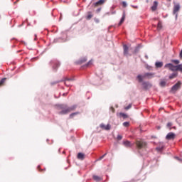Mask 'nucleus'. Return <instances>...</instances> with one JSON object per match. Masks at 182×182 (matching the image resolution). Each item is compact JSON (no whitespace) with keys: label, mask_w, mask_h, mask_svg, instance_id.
<instances>
[{"label":"nucleus","mask_w":182,"mask_h":182,"mask_svg":"<svg viewBox=\"0 0 182 182\" xmlns=\"http://www.w3.org/2000/svg\"><path fill=\"white\" fill-rule=\"evenodd\" d=\"M136 145L138 149V153L140 156H143L144 153H143L141 150H144V149H146L147 144L143 141H136Z\"/></svg>","instance_id":"obj_1"},{"label":"nucleus","mask_w":182,"mask_h":182,"mask_svg":"<svg viewBox=\"0 0 182 182\" xmlns=\"http://www.w3.org/2000/svg\"><path fill=\"white\" fill-rule=\"evenodd\" d=\"M154 77V73H146L143 75H139L137 79L139 82H143V79H153Z\"/></svg>","instance_id":"obj_2"},{"label":"nucleus","mask_w":182,"mask_h":182,"mask_svg":"<svg viewBox=\"0 0 182 182\" xmlns=\"http://www.w3.org/2000/svg\"><path fill=\"white\" fill-rule=\"evenodd\" d=\"M61 109H63V113H70V112H73V110L76 109V106L73 105L71 107H68L67 105H61Z\"/></svg>","instance_id":"obj_3"},{"label":"nucleus","mask_w":182,"mask_h":182,"mask_svg":"<svg viewBox=\"0 0 182 182\" xmlns=\"http://www.w3.org/2000/svg\"><path fill=\"white\" fill-rule=\"evenodd\" d=\"M178 65H174L171 63H168L164 65V68L166 69H169V70H171V72H177L178 71Z\"/></svg>","instance_id":"obj_4"},{"label":"nucleus","mask_w":182,"mask_h":182,"mask_svg":"<svg viewBox=\"0 0 182 182\" xmlns=\"http://www.w3.org/2000/svg\"><path fill=\"white\" fill-rule=\"evenodd\" d=\"M181 82L178 81L176 84H175L171 87V93H176V92H177V90L181 89Z\"/></svg>","instance_id":"obj_5"},{"label":"nucleus","mask_w":182,"mask_h":182,"mask_svg":"<svg viewBox=\"0 0 182 182\" xmlns=\"http://www.w3.org/2000/svg\"><path fill=\"white\" fill-rule=\"evenodd\" d=\"M174 139H176V134H174L173 132H169L166 136V140H174Z\"/></svg>","instance_id":"obj_6"},{"label":"nucleus","mask_w":182,"mask_h":182,"mask_svg":"<svg viewBox=\"0 0 182 182\" xmlns=\"http://www.w3.org/2000/svg\"><path fill=\"white\" fill-rule=\"evenodd\" d=\"M178 11H180V4H176L173 7V15H176V19H177V16H178V15L177 14V12H178Z\"/></svg>","instance_id":"obj_7"},{"label":"nucleus","mask_w":182,"mask_h":182,"mask_svg":"<svg viewBox=\"0 0 182 182\" xmlns=\"http://www.w3.org/2000/svg\"><path fill=\"white\" fill-rule=\"evenodd\" d=\"M122 144L124 146V147H133L134 146V144H132V142L129 140L123 141Z\"/></svg>","instance_id":"obj_8"},{"label":"nucleus","mask_w":182,"mask_h":182,"mask_svg":"<svg viewBox=\"0 0 182 182\" xmlns=\"http://www.w3.org/2000/svg\"><path fill=\"white\" fill-rule=\"evenodd\" d=\"M100 127L102 129V130H110L112 127L110 126V124L105 125V124L102 123L100 124Z\"/></svg>","instance_id":"obj_9"},{"label":"nucleus","mask_w":182,"mask_h":182,"mask_svg":"<svg viewBox=\"0 0 182 182\" xmlns=\"http://www.w3.org/2000/svg\"><path fill=\"white\" fill-rule=\"evenodd\" d=\"M105 0H99L96 3H94L92 4V6H95V8H96V6H100V5H103V4H105Z\"/></svg>","instance_id":"obj_10"},{"label":"nucleus","mask_w":182,"mask_h":182,"mask_svg":"<svg viewBox=\"0 0 182 182\" xmlns=\"http://www.w3.org/2000/svg\"><path fill=\"white\" fill-rule=\"evenodd\" d=\"M156 150L157 151H163V150H164V144H163V142H161L159 144V146L156 148Z\"/></svg>","instance_id":"obj_11"},{"label":"nucleus","mask_w":182,"mask_h":182,"mask_svg":"<svg viewBox=\"0 0 182 182\" xmlns=\"http://www.w3.org/2000/svg\"><path fill=\"white\" fill-rule=\"evenodd\" d=\"M92 18H93V14H92V11H88L87 15L86 16L87 21H90V19Z\"/></svg>","instance_id":"obj_12"},{"label":"nucleus","mask_w":182,"mask_h":182,"mask_svg":"<svg viewBox=\"0 0 182 182\" xmlns=\"http://www.w3.org/2000/svg\"><path fill=\"white\" fill-rule=\"evenodd\" d=\"M77 159L79 160H84L85 159V154L82 152H79L77 154Z\"/></svg>","instance_id":"obj_13"},{"label":"nucleus","mask_w":182,"mask_h":182,"mask_svg":"<svg viewBox=\"0 0 182 182\" xmlns=\"http://www.w3.org/2000/svg\"><path fill=\"white\" fill-rule=\"evenodd\" d=\"M124 19H126V14L124 12L123 15H122V18H121V20L119 23V26H120V25H122V23H123L124 22Z\"/></svg>","instance_id":"obj_14"},{"label":"nucleus","mask_w":182,"mask_h":182,"mask_svg":"<svg viewBox=\"0 0 182 182\" xmlns=\"http://www.w3.org/2000/svg\"><path fill=\"white\" fill-rule=\"evenodd\" d=\"M50 63H51V65H53V64L54 63V65H55V66H53V68L54 69V70H56L58 69V66H60V64H59V63H55V62H53V61H51Z\"/></svg>","instance_id":"obj_15"},{"label":"nucleus","mask_w":182,"mask_h":182,"mask_svg":"<svg viewBox=\"0 0 182 182\" xmlns=\"http://www.w3.org/2000/svg\"><path fill=\"white\" fill-rule=\"evenodd\" d=\"M6 80H8V78H6V77L2 78L0 80V87L1 86H5V82H6Z\"/></svg>","instance_id":"obj_16"},{"label":"nucleus","mask_w":182,"mask_h":182,"mask_svg":"<svg viewBox=\"0 0 182 182\" xmlns=\"http://www.w3.org/2000/svg\"><path fill=\"white\" fill-rule=\"evenodd\" d=\"M177 76H178V73H173L171 75H169V79L171 80V79H174V78L177 77Z\"/></svg>","instance_id":"obj_17"},{"label":"nucleus","mask_w":182,"mask_h":182,"mask_svg":"<svg viewBox=\"0 0 182 182\" xmlns=\"http://www.w3.org/2000/svg\"><path fill=\"white\" fill-rule=\"evenodd\" d=\"M123 48H124V54L129 55V47H127V46L124 45Z\"/></svg>","instance_id":"obj_18"},{"label":"nucleus","mask_w":182,"mask_h":182,"mask_svg":"<svg viewBox=\"0 0 182 182\" xmlns=\"http://www.w3.org/2000/svg\"><path fill=\"white\" fill-rule=\"evenodd\" d=\"M158 5H159V3H157V1H154L153 6H151V10L156 11V9H157Z\"/></svg>","instance_id":"obj_19"},{"label":"nucleus","mask_w":182,"mask_h":182,"mask_svg":"<svg viewBox=\"0 0 182 182\" xmlns=\"http://www.w3.org/2000/svg\"><path fill=\"white\" fill-rule=\"evenodd\" d=\"M92 178H93V180H95V181H97V182H99L102 180V178L100 176H96V175H94L92 176Z\"/></svg>","instance_id":"obj_20"},{"label":"nucleus","mask_w":182,"mask_h":182,"mask_svg":"<svg viewBox=\"0 0 182 182\" xmlns=\"http://www.w3.org/2000/svg\"><path fill=\"white\" fill-rule=\"evenodd\" d=\"M155 66L156 68H163V62H156Z\"/></svg>","instance_id":"obj_21"},{"label":"nucleus","mask_w":182,"mask_h":182,"mask_svg":"<svg viewBox=\"0 0 182 182\" xmlns=\"http://www.w3.org/2000/svg\"><path fill=\"white\" fill-rule=\"evenodd\" d=\"M70 80H73V79H69V78H68V79H66L65 80V86H70V84L69 83V82H70Z\"/></svg>","instance_id":"obj_22"},{"label":"nucleus","mask_w":182,"mask_h":182,"mask_svg":"<svg viewBox=\"0 0 182 182\" xmlns=\"http://www.w3.org/2000/svg\"><path fill=\"white\" fill-rule=\"evenodd\" d=\"M166 83H167V82H166V81L162 80V81H161V82H160V86H161V87H164L166 86Z\"/></svg>","instance_id":"obj_23"},{"label":"nucleus","mask_w":182,"mask_h":182,"mask_svg":"<svg viewBox=\"0 0 182 182\" xmlns=\"http://www.w3.org/2000/svg\"><path fill=\"white\" fill-rule=\"evenodd\" d=\"M162 28H163V26H162L161 23L159 21L158 23L157 29H159V31H160Z\"/></svg>","instance_id":"obj_24"},{"label":"nucleus","mask_w":182,"mask_h":182,"mask_svg":"<svg viewBox=\"0 0 182 182\" xmlns=\"http://www.w3.org/2000/svg\"><path fill=\"white\" fill-rule=\"evenodd\" d=\"M122 124L124 127H129V126H130V123L129 122H125Z\"/></svg>","instance_id":"obj_25"},{"label":"nucleus","mask_w":182,"mask_h":182,"mask_svg":"<svg viewBox=\"0 0 182 182\" xmlns=\"http://www.w3.org/2000/svg\"><path fill=\"white\" fill-rule=\"evenodd\" d=\"M171 62L175 63V65H178V63H180V60H172Z\"/></svg>","instance_id":"obj_26"},{"label":"nucleus","mask_w":182,"mask_h":182,"mask_svg":"<svg viewBox=\"0 0 182 182\" xmlns=\"http://www.w3.org/2000/svg\"><path fill=\"white\" fill-rule=\"evenodd\" d=\"M119 117H123V119H127L129 117L128 114H119Z\"/></svg>","instance_id":"obj_27"},{"label":"nucleus","mask_w":182,"mask_h":182,"mask_svg":"<svg viewBox=\"0 0 182 182\" xmlns=\"http://www.w3.org/2000/svg\"><path fill=\"white\" fill-rule=\"evenodd\" d=\"M178 70L182 73V64L178 65Z\"/></svg>","instance_id":"obj_28"},{"label":"nucleus","mask_w":182,"mask_h":182,"mask_svg":"<svg viewBox=\"0 0 182 182\" xmlns=\"http://www.w3.org/2000/svg\"><path fill=\"white\" fill-rule=\"evenodd\" d=\"M132 107V104H129L127 107H125L124 109L125 110H129Z\"/></svg>","instance_id":"obj_29"},{"label":"nucleus","mask_w":182,"mask_h":182,"mask_svg":"<svg viewBox=\"0 0 182 182\" xmlns=\"http://www.w3.org/2000/svg\"><path fill=\"white\" fill-rule=\"evenodd\" d=\"M117 140L120 141L122 139H123V136L122 135H117Z\"/></svg>","instance_id":"obj_30"},{"label":"nucleus","mask_w":182,"mask_h":182,"mask_svg":"<svg viewBox=\"0 0 182 182\" xmlns=\"http://www.w3.org/2000/svg\"><path fill=\"white\" fill-rule=\"evenodd\" d=\"M122 6H123L124 8H126V6H127V3H126V1H123V2H122Z\"/></svg>","instance_id":"obj_31"},{"label":"nucleus","mask_w":182,"mask_h":182,"mask_svg":"<svg viewBox=\"0 0 182 182\" xmlns=\"http://www.w3.org/2000/svg\"><path fill=\"white\" fill-rule=\"evenodd\" d=\"M109 110H110V112H112V113H114V108L113 107H111L109 108Z\"/></svg>","instance_id":"obj_32"},{"label":"nucleus","mask_w":182,"mask_h":182,"mask_svg":"<svg viewBox=\"0 0 182 182\" xmlns=\"http://www.w3.org/2000/svg\"><path fill=\"white\" fill-rule=\"evenodd\" d=\"M86 60H87L86 58H83L80 60V63H85V62H86Z\"/></svg>","instance_id":"obj_33"},{"label":"nucleus","mask_w":182,"mask_h":182,"mask_svg":"<svg viewBox=\"0 0 182 182\" xmlns=\"http://www.w3.org/2000/svg\"><path fill=\"white\" fill-rule=\"evenodd\" d=\"M171 126H173V123H171V122H168V124H167V127H171Z\"/></svg>","instance_id":"obj_34"},{"label":"nucleus","mask_w":182,"mask_h":182,"mask_svg":"<svg viewBox=\"0 0 182 182\" xmlns=\"http://www.w3.org/2000/svg\"><path fill=\"white\" fill-rule=\"evenodd\" d=\"M174 159H176V160H178V161H182L181 159H180L178 156H175Z\"/></svg>","instance_id":"obj_35"},{"label":"nucleus","mask_w":182,"mask_h":182,"mask_svg":"<svg viewBox=\"0 0 182 182\" xmlns=\"http://www.w3.org/2000/svg\"><path fill=\"white\" fill-rule=\"evenodd\" d=\"M94 21H95V22H96V23H99V22H100L99 18H95Z\"/></svg>","instance_id":"obj_36"},{"label":"nucleus","mask_w":182,"mask_h":182,"mask_svg":"<svg viewBox=\"0 0 182 182\" xmlns=\"http://www.w3.org/2000/svg\"><path fill=\"white\" fill-rule=\"evenodd\" d=\"M90 65H92V60H90V61L87 63L86 66H90Z\"/></svg>","instance_id":"obj_37"},{"label":"nucleus","mask_w":182,"mask_h":182,"mask_svg":"<svg viewBox=\"0 0 182 182\" xmlns=\"http://www.w3.org/2000/svg\"><path fill=\"white\" fill-rule=\"evenodd\" d=\"M59 82H60V81H57V82H51V85H56V84L59 83Z\"/></svg>","instance_id":"obj_38"},{"label":"nucleus","mask_w":182,"mask_h":182,"mask_svg":"<svg viewBox=\"0 0 182 182\" xmlns=\"http://www.w3.org/2000/svg\"><path fill=\"white\" fill-rule=\"evenodd\" d=\"M100 160H103V158L102 156L97 159V161H100Z\"/></svg>","instance_id":"obj_39"},{"label":"nucleus","mask_w":182,"mask_h":182,"mask_svg":"<svg viewBox=\"0 0 182 182\" xmlns=\"http://www.w3.org/2000/svg\"><path fill=\"white\" fill-rule=\"evenodd\" d=\"M132 8H134V9H137L139 8V6H131Z\"/></svg>","instance_id":"obj_40"},{"label":"nucleus","mask_w":182,"mask_h":182,"mask_svg":"<svg viewBox=\"0 0 182 182\" xmlns=\"http://www.w3.org/2000/svg\"><path fill=\"white\" fill-rule=\"evenodd\" d=\"M106 156H107V153H105V154H104L102 156H102V159H105V157H106Z\"/></svg>","instance_id":"obj_41"},{"label":"nucleus","mask_w":182,"mask_h":182,"mask_svg":"<svg viewBox=\"0 0 182 182\" xmlns=\"http://www.w3.org/2000/svg\"><path fill=\"white\" fill-rule=\"evenodd\" d=\"M37 168H38V170L39 171H42V169L41 168V166H38V167H37Z\"/></svg>","instance_id":"obj_42"},{"label":"nucleus","mask_w":182,"mask_h":182,"mask_svg":"<svg viewBox=\"0 0 182 182\" xmlns=\"http://www.w3.org/2000/svg\"><path fill=\"white\" fill-rule=\"evenodd\" d=\"M100 11H102V9H101V8L97 9L96 12H97V14H99V12H100Z\"/></svg>","instance_id":"obj_43"},{"label":"nucleus","mask_w":182,"mask_h":182,"mask_svg":"<svg viewBox=\"0 0 182 182\" xmlns=\"http://www.w3.org/2000/svg\"><path fill=\"white\" fill-rule=\"evenodd\" d=\"M75 116V114H70V119H73V117Z\"/></svg>","instance_id":"obj_44"},{"label":"nucleus","mask_w":182,"mask_h":182,"mask_svg":"<svg viewBox=\"0 0 182 182\" xmlns=\"http://www.w3.org/2000/svg\"><path fill=\"white\" fill-rule=\"evenodd\" d=\"M162 110H164V109L160 108L159 110V113H161V111H162Z\"/></svg>","instance_id":"obj_45"},{"label":"nucleus","mask_w":182,"mask_h":182,"mask_svg":"<svg viewBox=\"0 0 182 182\" xmlns=\"http://www.w3.org/2000/svg\"><path fill=\"white\" fill-rule=\"evenodd\" d=\"M156 129H157L158 130H160V129H161V127L160 126H158V127H156Z\"/></svg>","instance_id":"obj_46"},{"label":"nucleus","mask_w":182,"mask_h":182,"mask_svg":"<svg viewBox=\"0 0 182 182\" xmlns=\"http://www.w3.org/2000/svg\"><path fill=\"white\" fill-rule=\"evenodd\" d=\"M131 182H136V181H134V180H132V181H131Z\"/></svg>","instance_id":"obj_47"},{"label":"nucleus","mask_w":182,"mask_h":182,"mask_svg":"<svg viewBox=\"0 0 182 182\" xmlns=\"http://www.w3.org/2000/svg\"><path fill=\"white\" fill-rule=\"evenodd\" d=\"M115 106H116V107H119V106L117 105H116Z\"/></svg>","instance_id":"obj_48"},{"label":"nucleus","mask_w":182,"mask_h":182,"mask_svg":"<svg viewBox=\"0 0 182 182\" xmlns=\"http://www.w3.org/2000/svg\"><path fill=\"white\" fill-rule=\"evenodd\" d=\"M73 114H76V113H73Z\"/></svg>","instance_id":"obj_49"},{"label":"nucleus","mask_w":182,"mask_h":182,"mask_svg":"<svg viewBox=\"0 0 182 182\" xmlns=\"http://www.w3.org/2000/svg\"><path fill=\"white\" fill-rule=\"evenodd\" d=\"M58 151L60 152V149H59Z\"/></svg>","instance_id":"obj_50"},{"label":"nucleus","mask_w":182,"mask_h":182,"mask_svg":"<svg viewBox=\"0 0 182 182\" xmlns=\"http://www.w3.org/2000/svg\"><path fill=\"white\" fill-rule=\"evenodd\" d=\"M119 114H123V113H120Z\"/></svg>","instance_id":"obj_51"},{"label":"nucleus","mask_w":182,"mask_h":182,"mask_svg":"<svg viewBox=\"0 0 182 182\" xmlns=\"http://www.w3.org/2000/svg\"><path fill=\"white\" fill-rule=\"evenodd\" d=\"M168 1H171V0H168Z\"/></svg>","instance_id":"obj_52"}]
</instances>
